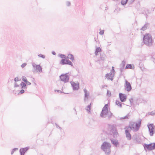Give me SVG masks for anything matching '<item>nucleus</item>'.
Masks as SVG:
<instances>
[{"mask_svg":"<svg viewBox=\"0 0 155 155\" xmlns=\"http://www.w3.org/2000/svg\"><path fill=\"white\" fill-rule=\"evenodd\" d=\"M27 64L26 63H23L21 65V67L22 68H24L25 67L26 65Z\"/></svg>","mask_w":155,"mask_h":155,"instance_id":"obj_28","label":"nucleus"},{"mask_svg":"<svg viewBox=\"0 0 155 155\" xmlns=\"http://www.w3.org/2000/svg\"><path fill=\"white\" fill-rule=\"evenodd\" d=\"M71 84L74 90H77L79 88V84L78 82L75 83L73 81L71 82Z\"/></svg>","mask_w":155,"mask_h":155,"instance_id":"obj_7","label":"nucleus"},{"mask_svg":"<svg viewBox=\"0 0 155 155\" xmlns=\"http://www.w3.org/2000/svg\"><path fill=\"white\" fill-rule=\"evenodd\" d=\"M143 41L144 43L147 45H151L152 40L151 35L149 34L145 35L143 37Z\"/></svg>","mask_w":155,"mask_h":155,"instance_id":"obj_2","label":"nucleus"},{"mask_svg":"<svg viewBox=\"0 0 155 155\" xmlns=\"http://www.w3.org/2000/svg\"><path fill=\"white\" fill-rule=\"evenodd\" d=\"M128 1V0H122L121 3L123 5H125Z\"/></svg>","mask_w":155,"mask_h":155,"instance_id":"obj_23","label":"nucleus"},{"mask_svg":"<svg viewBox=\"0 0 155 155\" xmlns=\"http://www.w3.org/2000/svg\"><path fill=\"white\" fill-rule=\"evenodd\" d=\"M125 133L126 134V137L127 139L128 140H130L131 138L130 134L128 132V131L127 130H126Z\"/></svg>","mask_w":155,"mask_h":155,"instance_id":"obj_13","label":"nucleus"},{"mask_svg":"<svg viewBox=\"0 0 155 155\" xmlns=\"http://www.w3.org/2000/svg\"><path fill=\"white\" fill-rule=\"evenodd\" d=\"M134 68V65H131V64H127L126 65L125 68V69H133Z\"/></svg>","mask_w":155,"mask_h":155,"instance_id":"obj_16","label":"nucleus"},{"mask_svg":"<svg viewBox=\"0 0 155 155\" xmlns=\"http://www.w3.org/2000/svg\"><path fill=\"white\" fill-rule=\"evenodd\" d=\"M61 64H68L71 65V62L68 60L66 59H63L61 60L60 61Z\"/></svg>","mask_w":155,"mask_h":155,"instance_id":"obj_10","label":"nucleus"},{"mask_svg":"<svg viewBox=\"0 0 155 155\" xmlns=\"http://www.w3.org/2000/svg\"><path fill=\"white\" fill-rule=\"evenodd\" d=\"M108 113V111L102 110L101 114V116L102 117H104V115H107Z\"/></svg>","mask_w":155,"mask_h":155,"instance_id":"obj_17","label":"nucleus"},{"mask_svg":"<svg viewBox=\"0 0 155 155\" xmlns=\"http://www.w3.org/2000/svg\"><path fill=\"white\" fill-rule=\"evenodd\" d=\"M28 149L27 148H25L22 149H21L20 150V151L21 153V155H24V153L26 152Z\"/></svg>","mask_w":155,"mask_h":155,"instance_id":"obj_14","label":"nucleus"},{"mask_svg":"<svg viewBox=\"0 0 155 155\" xmlns=\"http://www.w3.org/2000/svg\"><path fill=\"white\" fill-rule=\"evenodd\" d=\"M108 149V150L109 151V152H110V149Z\"/></svg>","mask_w":155,"mask_h":155,"instance_id":"obj_36","label":"nucleus"},{"mask_svg":"<svg viewBox=\"0 0 155 155\" xmlns=\"http://www.w3.org/2000/svg\"><path fill=\"white\" fill-rule=\"evenodd\" d=\"M38 56L39 57L42 58H45V56L42 54H39L38 55Z\"/></svg>","mask_w":155,"mask_h":155,"instance_id":"obj_25","label":"nucleus"},{"mask_svg":"<svg viewBox=\"0 0 155 155\" xmlns=\"http://www.w3.org/2000/svg\"><path fill=\"white\" fill-rule=\"evenodd\" d=\"M144 147L145 149L149 150H153L155 147V143H151L149 144H144Z\"/></svg>","mask_w":155,"mask_h":155,"instance_id":"obj_4","label":"nucleus"},{"mask_svg":"<svg viewBox=\"0 0 155 155\" xmlns=\"http://www.w3.org/2000/svg\"><path fill=\"white\" fill-rule=\"evenodd\" d=\"M125 88L128 91H130L131 89V87L130 83L127 81H125Z\"/></svg>","mask_w":155,"mask_h":155,"instance_id":"obj_8","label":"nucleus"},{"mask_svg":"<svg viewBox=\"0 0 155 155\" xmlns=\"http://www.w3.org/2000/svg\"><path fill=\"white\" fill-rule=\"evenodd\" d=\"M22 80L24 81V82H27V80L26 77H22Z\"/></svg>","mask_w":155,"mask_h":155,"instance_id":"obj_26","label":"nucleus"},{"mask_svg":"<svg viewBox=\"0 0 155 155\" xmlns=\"http://www.w3.org/2000/svg\"><path fill=\"white\" fill-rule=\"evenodd\" d=\"M148 127L150 132V136H152L154 133V126L152 124H149L148 125Z\"/></svg>","mask_w":155,"mask_h":155,"instance_id":"obj_6","label":"nucleus"},{"mask_svg":"<svg viewBox=\"0 0 155 155\" xmlns=\"http://www.w3.org/2000/svg\"><path fill=\"white\" fill-rule=\"evenodd\" d=\"M84 91L85 93V97H87V98H88V96L89 95V93L87 92V91L86 89H85L84 90Z\"/></svg>","mask_w":155,"mask_h":155,"instance_id":"obj_19","label":"nucleus"},{"mask_svg":"<svg viewBox=\"0 0 155 155\" xmlns=\"http://www.w3.org/2000/svg\"><path fill=\"white\" fill-rule=\"evenodd\" d=\"M33 72L35 73H40L42 71V68L40 65L33 64Z\"/></svg>","mask_w":155,"mask_h":155,"instance_id":"obj_3","label":"nucleus"},{"mask_svg":"<svg viewBox=\"0 0 155 155\" xmlns=\"http://www.w3.org/2000/svg\"><path fill=\"white\" fill-rule=\"evenodd\" d=\"M110 145L107 142H104L103 143L101 147L102 149L104 151H105L106 148L107 147H110Z\"/></svg>","mask_w":155,"mask_h":155,"instance_id":"obj_12","label":"nucleus"},{"mask_svg":"<svg viewBox=\"0 0 155 155\" xmlns=\"http://www.w3.org/2000/svg\"><path fill=\"white\" fill-rule=\"evenodd\" d=\"M18 150V149H13L11 152V154H13L14 153V152L15 151V150Z\"/></svg>","mask_w":155,"mask_h":155,"instance_id":"obj_31","label":"nucleus"},{"mask_svg":"<svg viewBox=\"0 0 155 155\" xmlns=\"http://www.w3.org/2000/svg\"><path fill=\"white\" fill-rule=\"evenodd\" d=\"M112 143L115 146H117L118 144V142L117 140H112Z\"/></svg>","mask_w":155,"mask_h":155,"instance_id":"obj_20","label":"nucleus"},{"mask_svg":"<svg viewBox=\"0 0 155 155\" xmlns=\"http://www.w3.org/2000/svg\"><path fill=\"white\" fill-rule=\"evenodd\" d=\"M60 57L61 58H65V55H61Z\"/></svg>","mask_w":155,"mask_h":155,"instance_id":"obj_34","label":"nucleus"},{"mask_svg":"<svg viewBox=\"0 0 155 155\" xmlns=\"http://www.w3.org/2000/svg\"><path fill=\"white\" fill-rule=\"evenodd\" d=\"M116 103L117 105L118 106H119L120 107H121V104L119 101H116Z\"/></svg>","mask_w":155,"mask_h":155,"instance_id":"obj_24","label":"nucleus"},{"mask_svg":"<svg viewBox=\"0 0 155 155\" xmlns=\"http://www.w3.org/2000/svg\"><path fill=\"white\" fill-rule=\"evenodd\" d=\"M101 60H103V59H102L101 58Z\"/></svg>","mask_w":155,"mask_h":155,"instance_id":"obj_37","label":"nucleus"},{"mask_svg":"<svg viewBox=\"0 0 155 155\" xmlns=\"http://www.w3.org/2000/svg\"><path fill=\"white\" fill-rule=\"evenodd\" d=\"M68 58L71 59V60L73 61L74 60V58L73 55L71 54H69L68 55Z\"/></svg>","mask_w":155,"mask_h":155,"instance_id":"obj_21","label":"nucleus"},{"mask_svg":"<svg viewBox=\"0 0 155 155\" xmlns=\"http://www.w3.org/2000/svg\"><path fill=\"white\" fill-rule=\"evenodd\" d=\"M21 81V79L19 78L18 77H16L15 78V87H17L19 86L18 85H17L16 82L17 81Z\"/></svg>","mask_w":155,"mask_h":155,"instance_id":"obj_15","label":"nucleus"},{"mask_svg":"<svg viewBox=\"0 0 155 155\" xmlns=\"http://www.w3.org/2000/svg\"><path fill=\"white\" fill-rule=\"evenodd\" d=\"M112 71H111V72L112 73H114V67H112Z\"/></svg>","mask_w":155,"mask_h":155,"instance_id":"obj_33","label":"nucleus"},{"mask_svg":"<svg viewBox=\"0 0 155 155\" xmlns=\"http://www.w3.org/2000/svg\"><path fill=\"white\" fill-rule=\"evenodd\" d=\"M129 117V114H127V115L126 116H125L123 117H122V119H128V118Z\"/></svg>","mask_w":155,"mask_h":155,"instance_id":"obj_27","label":"nucleus"},{"mask_svg":"<svg viewBox=\"0 0 155 155\" xmlns=\"http://www.w3.org/2000/svg\"><path fill=\"white\" fill-rule=\"evenodd\" d=\"M108 106V104H106L105 106L104 107L102 110L108 111L107 108Z\"/></svg>","mask_w":155,"mask_h":155,"instance_id":"obj_22","label":"nucleus"},{"mask_svg":"<svg viewBox=\"0 0 155 155\" xmlns=\"http://www.w3.org/2000/svg\"><path fill=\"white\" fill-rule=\"evenodd\" d=\"M104 30H101L99 32L100 34L101 35H103L104 33Z\"/></svg>","mask_w":155,"mask_h":155,"instance_id":"obj_29","label":"nucleus"},{"mask_svg":"<svg viewBox=\"0 0 155 155\" xmlns=\"http://www.w3.org/2000/svg\"><path fill=\"white\" fill-rule=\"evenodd\" d=\"M114 76V73L110 72L106 74V77L108 79L111 80H113V78Z\"/></svg>","mask_w":155,"mask_h":155,"instance_id":"obj_11","label":"nucleus"},{"mask_svg":"<svg viewBox=\"0 0 155 155\" xmlns=\"http://www.w3.org/2000/svg\"><path fill=\"white\" fill-rule=\"evenodd\" d=\"M119 96L120 100L122 102H124L126 101L127 96L125 94L120 93Z\"/></svg>","mask_w":155,"mask_h":155,"instance_id":"obj_9","label":"nucleus"},{"mask_svg":"<svg viewBox=\"0 0 155 155\" xmlns=\"http://www.w3.org/2000/svg\"><path fill=\"white\" fill-rule=\"evenodd\" d=\"M24 91L23 90H21L20 92L21 94H22V93H24Z\"/></svg>","mask_w":155,"mask_h":155,"instance_id":"obj_35","label":"nucleus"},{"mask_svg":"<svg viewBox=\"0 0 155 155\" xmlns=\"http://www.w3.org/2000/svg\"><path fill=\"white\" fill-rule=\"evenodd\" d=\"M101 51V48L99 47L97 48L96 50L95 53L96 55H97L98 54V53L99 52H100Z\"/></svg>","mask_w":155,"mask_h":155,"instance_id":"obj_18","label":"nucleus"},{"mask_svg":"<svg viewBox=\"0 0 155 155\" xmlns=\"http://www.w3.org/2000/svg\"><path fill=\"white\" fill-rule=\"evenodd\" d=\"M21 85L22 86V88H23V87H25L26 86V85L23 82H22L21 83Z\"/></svg>","mask_w":155,"mask_h":155,"instance_id":"obj_30","label":"nucleus"},{"mask_svg":"<svg viewBox=\"0 0 155 155\" xmlns=\"http://www.w3.org/2000/svg\"><path fill=\"white\" fill-rule=\"evenodd\" d=\"M27 84H28V85H30L31 84V83H30V82H29L28 81H27V82H25Z\"/></svg>","mask_w":155,"mask_h":155,"instance_id":"obj_32","label":"nucleus"},{"mask_svg":"<svg viewBox=\"0 0 155 155\" xmlns=\"http://www.w3.org/2000/svg\"><path fill=\"white\" fill-rule=\"evenodd\" d=\"M60 78L62 81L67 82L68 81L69 78L68 74H66L61 75L60 76Z\"/></svg>","mask_w":155,"mask_h":155,"instance_id":"obj_5","label":"nucleus"},{"mask_svg":"<svg viewBox=\"0 0 155 155\" xmlns=\"http://www.w3.org/2000/svg\"><path fill=\"white\" fill-rule=\"evenodd\" d=\"M141 123L140 120H138L135 122H130V123L129 128L134 131H137L139 129Z\"/></svg>","mask_w":155,"mask_h":155,"instance_id":"obj_1","label":"nucleus"}]
</instances>
